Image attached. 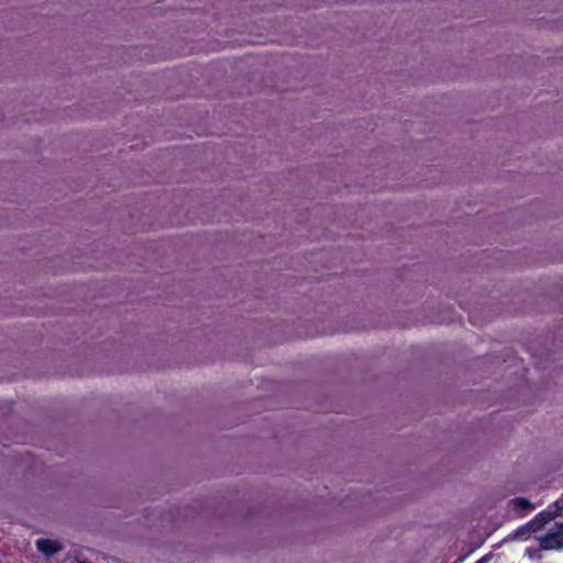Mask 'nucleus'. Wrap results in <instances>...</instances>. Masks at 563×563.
I'll list each match as a JSON object with an SVG mask.
<instances>
[{
	"instance_id": "obj_3",
	"label": "nucleus",
	"mask_w": 563,
	"mask_h": 563,
	"mask_svg": "<svg viewBox=\"0 0 563 563\" xmlns=\"http://www.w3.org/2000/svg\"><path fill=\"white\" fill-rule=\"evenodd\" d=\"M508 508L516 515H522L527 511L532 510L534 508V505L527 498L517 497L509 500Z\"/></svg>"
},
{
	"instance_id": "obj_5",
	"label": "nucleus",
	"mask_w": 563,
	"mask_h": 563,
	"mask_svg": "<svg viewBox=\"0 0 563 563\" xmlns=\"http://www.w3.org/2000/svg\"><path fill=\"white\" fill-rule=\"evenodd\" d=\"M78 563H89V562H86V561H79Z\"/></svg>"
},
{
	"instance_id": "obj_1",
	"label": "nucleus",
	"mask_w": 563,
	"mask_h": 563,
	"mask_svg": "<svg viewBox=\"0 0 563 563\" xmlns=\"http://www.w3.org/2000/svg\"><path fill=\"white\" fill-rule=\"evenodd\" d=\"M35 547L38 552L47 558L54 556L65 548L64 543H62L59 540L46 538L36 540Z\"/></svg>"
},
{
	"instance_id": "obj_4",
	"label": "nucleus",
	"mask_w": 563,
	"mask_h": 563,
	"mask_svg": "<svg viewBox=\"0 0 563 563\" xmlns=\"http://www.w3.org/2000/svg\"><path fill=\"white\" fill-rule=\"evenodd\" d=\"M553 519V515L550 511L540 512L533 520L529 522V526L533 530L540 529L544 523L551 521Z\"/></svg>"
},
{
	"instance_id": "obj_2",
	"label": "nucleus",
	"mask_w": 563,
	"mask_h": 563,
	"mask_svg": "<svg viewBox=\"0 0 563 563\" xmlns=\"http://www.w3.org/2000/svg\"><path fill=\"white\" fill-rule=\"evenodd\" d=\"M540 547L543 550H559L563 548V531L559 530L555 532L547 533L540 540Z\"/></svg>"
}]
</instances>
